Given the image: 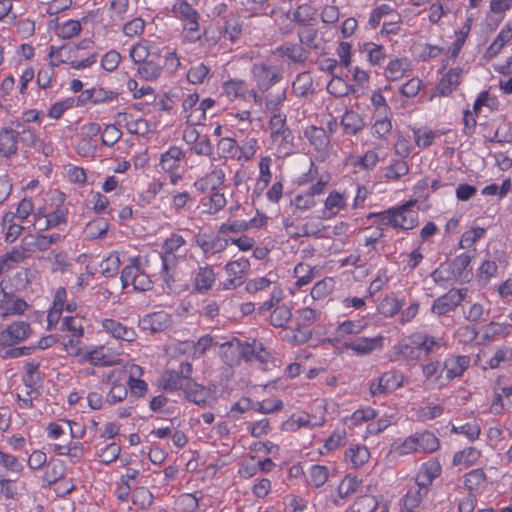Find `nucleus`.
Here are the masks:
<instances>
[{
  "mask_svg": "<svg viewBox=\"0 0 512 512\" xmlns=\"http://www.w3.org/2000/svg\"><path fill=\"white\" fill-rule=\"evenodd\" d=\"M368 326L364 317L360 319H345L338 322L331 335L326 339L335 349L350 351L358 357H365L385 347V337L378 333L374 336H361Z\"/></svg>",
  "mask_w": 512,
  "mask_h": 512,
  "instance_id": "nucleus-1",
  "label": "nucleus"
},
{
  "mask_svg": "<svg viewBox=\"0 0 512 512\" xmlns=\"http://www.w3.org/2000/svg\"><path fill=\"white\" fill-rule=\"evenodd\" d=\"M440 448V440L429 430L417 431L392 444V451L398 456L410 454H431Z\"/></svg>",
  "mask_w": 512,
  "mask_h": 512,
  "instance_id": "nucleus-2",
  "label": "nucleus"
},
{
  "mask_svg": "<svg viewBox=\"0 0 512 512\" xmlns=\"http://www.w3.org/2000/svg\"><path fill=\"white\" fill-rule=\"evenodd\" d=\"M440 347L435 337L424 333L414 332L404 337L398 344V352L408 361H416L429 355Z\"/></svg>",
  "mask_w": 512,
  "mask_h": 512,
  "instance_id": "nucleus-3",
  "label": "nucleus"
},
{
  "mask_svg": "<svg viewBox=\"0 0 512 512\" xmlns=\"http://www.w3.org/2000/svg\"><path fill=\"white\" fill-rule=\"evenodd\" d=\"M246 290L250 294L267 290L270 291L269 298L262 302L257 308L259 314L269 311L273 306L281 303L284 298V292L278 281V276L272 273L250 279L246 284Z\"/></svg>",
  "mask_w": 512,
  "mask_h": 512,
  "instance_id": "nucleus-4",
  "label": "nucleus"
},
{
  "mask_svg": "<svg viewBox=\"0 0 512 512\" xmlns=\"http://www.w3.org/2000/svg\"><path fill=\"white\" fill-rule=\"evenodd\" d=\"M416 203L417 200L411 199L399 206L383 211L380 214L382 223L395 229H414L419 221V213L414 209Z\"/></svg>",
  "mask_w": 512,
  "mask_h": 512,
  "instance_id": "nucleus-5",
  "label": "nucleus"
},
{
  "mask_svg": "<svg viewBox=\"0 0 512 512\" xmlns=\"http://www.w3.org/2000/svg\"><path fill=\"white\" fill-rule=\"evenodd\" d=\"M404 380L402 372L390 369L370 381L369 392L373 397L390 394L402 387Z\"/></svg>",
  "mask_w": 512,
  "mask_h": 512,
  "instance_id": "nucleus-6",
  "label": "nucleus"
},
{
  "mask_svg": "<svg viewBox=\"0 0 512 512\" xmlns=\"http://www.w3.org/2000/svg\"><path fill=\"white\" fill-rule=\"evenodd\" d=\"M328 183V179H318L307 190L296 194L291 200V204L301 212L315 208L318 204V198L325 193Z\"/></svg>",
  "mask_w": 512,
  "mask_h": 512,
  "instance_id": "nucleus-7",
  "label": "nucleus"
},
{
  "mask_svg": "<svg viewBox=\"0 0 512 512\" xmlns=\"http://www.w3.org/2000/svg\"><path fill=\"white\" fill-rule=\"evenodd\" d=\"M252 79L258 90L265 92L273 85L282 80V71L280 68L269 65L265 62L255 63L251 69Z\"/></svg>",
  "mask_w": 512,
  "mask_h": 512,
  "instance_id": "nucleus-8",
  "label": "nucleus"
},
{
  "mask_svg": "<svg viewBox=\"0 0 512 512\" xmlns=\"http://www.w3.org/2000/svg\"><path fill=\"white\" fill-rule=\"evenodd\" d=\"M466 295V288H452L434 300L431 306V312L437 316L447 315L455 311L464 301Z\"/></svg>",
  "mask_w": 512,
  "mask_h": 512,
  "instance_id": "nucleus-9",
  "label": "nucleus"
},
{
  "mask_svg": "<svg viewBox=\"0 0 512 512\" xmlns=\"http://www.w3.org/2000/svg\"><path fill=\"white\" fill-rule=\"evenodd\" d=\"M172 17L184 22L183 31L181 34L182 45L178 48L180 51H186L185 45L192 42V0H176L171 8Z\"/></svg>",
  "mask_w": 512,
  "mask_h": 512,
  "instance_id": "nucleus-10",
  "label": "nucleus"
},
{
  "mask_svg": "<svg viewBox=\"0 0 512 512\" xmlns=\"http://www.w3.org/2000/svg\"><path fill=\"white\" fill-rule=\"evenodd\" d=\"M192 366L189 362H181L179 370H167L161 378V385L166 391L182 389L189 384V376Z\"/></svg>",
  "mask_w": 512,
  "mask_h": 512,
  "instance_id": "nucleus-11",
  "label": "nucleus"
},
{
  "mask_svg": "<svg viewBox=\"0 0 512 512\" xmlns=\"http://www.w3.org/2000/svg\"><path fill=\"white\" fill-rule=\"evenodd\" d=\"M224 269L227 277L223 282V288L235 289L243 284L246 273L250 269V262L246 258H240L228 262Z\"/></svg>",
  "mask_w": 512,
  "mask_h": 512,
  "instance_id": "nucleus-12",
  "label": "nucleus"
},
{
  "mask_svg": "<svg viewBox=\"0 0 512 512\" xmlns=\"http://www.w3.org/2000/svg\"><path fill=\"white\" fill-rule=\"evenodd\" d=\"M196 243L206 258L225 251L229 240L214 233L200 231L196 237Z\"/></svg>",
  "mask_w": 512,
  "mask_h": 512,
  "instance_id": "nucleus-13",
  "label": "nucleus"
},
{
  "mask_svg": "<svg viewBox=\"0 0 512 512\" xmlns=\"http://www.w3.org/2000/svg\"><path fill=\"white\" fill-rule=\"evenodd\" d=\"M464 69L460 66L452 67L443 74L435 88V95L439 97L450 96L461 84Z\"/></svg>",
  "mask_w": 512,
  "mask_h": 512,
  "instance_id": "nucleus-14",
  "label": "nucleus"
},
{
  "mask_svg": "<svg viewBox=\"0 0 512 512\" xmlns=\"http://www.w3.org/2000/svg\"><path fill=\"white\" fill-rule=\"evenodd\" d=\"M31 327L28 322L16 321L0 332V346H12L28 338Z\"/></svg>",
  "mask_w": 512,
  "mask_h": 512,
  "instance_id": "nucleus-15",
  "label": "nucleus"
},
{
  "mask_svg": "<svg viewBox=\"0 0 512 512\" xmlns=\"http://www.w3.org/2000/svg\"><path fill=\"white\" fill-rule=\"evenodd\" d=\"M348 205V196L337 190H332L328 193L324 200V206L320 213V218L323 220H330L335 218L340 211L346 209Z\"/></svg>",
  "mask_w": 512,
  "mask_h": 512,
  "instance_id": "nucleus-16",
  "label": "nucleus"
},
{
  "mask_svg": "<svg viewBox=\"0 0 512 512\" xmlns=\"http://www.w3.org/2000/svg\"><path fill=\"white\" fill-rule=\"evenodd\" d=\"M304 137L321 157L328 154L330 138L324 128L314 125L308 126L304 130Z\"/></svg>",
  "mask_w": 512,
  "mask_h": 512,
  "instance_id": "nucleus-17",
  "label": "nucleus"
},
{
  "mask_svg": "<svg viewBox=\"0 0 512 512\" xmlns=\"http://www.w3.org/2000/svg\"><path fill=\"white\" fill-rule=\"evenodd\" d=\"M441 473L442 467L440 462L435 458L429 459L420 465L415 476V483L430 490L433 481L440 477Z\"/></svg>",
  "mask_w": 512,
  "mask_h": 512,
  "instance_id": "nucleus-18",
  "label": "nucleus"
},
{
  "mask_svg": "<svg viewBox=\"0 0 512 512\" xmlns=\"http://www.w3.org/2000/svg\"><path fill=\"white\" fill-rule=\"evenodd\" d=\"M26 308L27 303L23 299L6 292L0 283V315L6 317L23 314Z\"/></svg>",
  "mask_w": 512,
  "mask_h": 512,
  "instance_id": "nucleus-19",
  "label": "nucleus"
},
{
  "mask_svg": "<svg viewBox=\"0 0 512 512\" xmlns=\"http://www.w3.org/2000/svg\"><path fill=\"white\" fill-rule=\"evenodd\" d=\"M315 270L316 267L308 263H297L293 268V276L296 281L289 288V294L293 296L301 291L303 287L309 285L316 276Z\"/></svg>",
  "mask_w": 512,
  "mask_h": 512,
  "instance_id": "nucleus-20",
  "label": "nucleus"
},
{
  "mask_svg": "<svg viewBox=\"0 0 512 512\" xmlns=\"http://www.w3.org/2000/svg\"><path fill=\"white\" fill-rule=\"evenodd\" d=\"M185 240L182 236L174 234L170 238L166 239L163 244L164 255H160L162 262V272L164 273V281L169 285L170 275L168 273L169 263L175 258L174 252L178 250Z\"/></svg>",
  "mask_w": 512,
  "mask_h": 512,
  "instance_id": "nucleus-21",
  "label": "nucleus"
},
{
  "mask_svg": "<svg viewBox=\"0 0 512 512\" xmlns=\"http://www.w3.org/2000/svg\"><path fill=\"white\" fill-rule=\"evenodd\" d=\"M470 365V357L466 355H450L444 361L445 379L451 381L461 377Z\"/></svg>",
  "mask_w": 512,
  "mask_h": 512,
  "instance_id": "nucleus-22",
  "label": "nucleus"
},
{
  "mask_svg": "<svg viewBox=\"0 0 512 512\" xmlns=\"http://www.w3.org/2000/svg\"><path fill=\"white\" fill-rule=\"evenodd\" d=\"M370 459V451L365 445L351 444L344 452V461L352 469L362 468Z\"/></svg>",
  "mask_w": 512,
  "mask_h": 512,
  "instance_id": "nucleus-23",
  "label": "nucleus"
},
{
  "mask_svg": "<svg viewBox=\"0 0 512 512\" xmlns=\"http://www.w3.org/2000/svg\"><path fill=\"white\" fill-rule=\"evenodd\" d=\"M163 70V60L162 56L158 53L151 55L149 59L145 60L143 63H140L137 67L138 75L147 80L152 81L157 79Z\"/></svg>",
  "mask_w": 512,
  "mask_h": 512,
  "instance_id": "nucleus-24",
  "label": "nucleus"
},
{
  "mask_svg": "<svg viewBox=\"0 0 512 512\" xmlns=\"http://www.w3.org/2000/svg\"><path fill=\"white\" fill-rule=\"evenodd\" d=\"M18 150V139L15 126L11 124L9 127L0 129V156L11 157L16 155Z\"/></svg>",
  "mask_w": 512,
  "mask_h": 512,
  "instance_id": "nucleus-25",
  "label": "nucleus"
},
{
  "mask_svg": "<svg viewBox=\"0 0 512 512\" xmlns=\"http://www.w3.org/2000/svg\"><path fill=\"white\" fill-rule=\"evenodd\" d=\"M225 179L224 171L221 168L214 167L204 177L194 182V186L203 192H216L223 184Z\"/></svg>",
  "mask_w": 512,
  "mask_h": 512,
  "instance_id": "nucleus-26",
  "label": "nucleus"
},
{
  "mask_svg": "<svg viewBox=\"0 0 512 512\" xmlns=\"http://www.w3.org/2000/svg\"><path fill=\"white\" fill-rule=\"evenodd\" d=\"M141 328L151 333L162 332L170 325V315L164 311L155 312L143 317Z\"/></svg>",
  "mask_w": 512,
  "mask_h": 512,
  "instance_id": "nucleus-27",
  "label": "nucleus"
},
{
  "mask_svg": "<svg viewBox=\"0 0 512 512\" xmlns=\"http://www.w3.org/2000/svg\"><path fill=\"white\" fill-rule=\"evenodd\" d=\"M487 484L486 473L481 468L473 469L464 475V487L475 496L481 494Z\"/></svg>",
  "mask_w": 512,
  "mask_h": 512,
  "instance_id": "nucleus-28",
  "label": "nucleus"
},
{
  "mask_svg": "<svg viewBox=\"0 0 512 512\" xmlns=\"http://www.w3.org/2000/svg\"><path fill=\"white\" fill-rule=\"evenodd\" d=\"M275 53L281 57L288 58L294 63H304L309 57V51L301 44L287 42L278 46Z\"/></svg>",
  "mask_w": 512,
  "mask_h": 512,
  "instance_id": "nucleus-29",
  "label": "nucleus"
},
{
  "mask_svg": "<svg viewBox=\"0 0 512 512\" xmlns=\"http://www.w3.org/2000/svg\"><path fill=\"white\" fill-rule=\"evenodd\" d=\"M411 72V63L407 58L391 59L385 68V77L389 81H398Z\"/></svg>",
  "mask_w": 512,
  "mask_h": 512,
  "instance_id": "nucleus-30",
  "label": "nucleus"
},
{
  "mask_svg": "<svg viewBox=\"0 0 512 512\" xmlns=\"http://www.w3.org/2000/svg\"><path fill=\"white\" fill-rule=\"evenodd\" d=\"M102 327L107 333L111 334L116 339L130 342L136 337V333L133 328L127 327L114 319H105L102 322Z\"/></svg>",
  "mask_w": 512,
  "mask_h": 512,
  "instance_id": "nucleus-31",
  "label": "nucleus"
},
{
  "mask_svg": "<svg viewBox=\"0 0 512 512\" xmlns=\"http://www.w3.org/2000/svg\"><path fill=\"white\" fill-rule=\"evenodd\" d=\"M429 489L416 484L410 487L401 499L403 508L411 512L421 504L422 500L428 495Z\"/></svg>",
  "mask_w": 512,
  "mask_h": 512,
  "instance_id": "nucleus-32",
  "label": "nucleus"
},
{
  "mask_svg": "<svg viewBox=\"0 0 512 512\" xmlns=\"http://www.w3.org/2000/svg\"><path fill=\"white\" fill-rule=\"evenodd\" d=\"M490 309L479 302H466L462 306L463 318L471 324L486 321L489 317Z\"/></svg>",
  "mask_w": 512,
  "mask_h": 512,
  "instance_id": "nucleus-33",
  "label": "nucleus"
},
{
  "mask_svg": "<svg viewBox=\"0 0 512 512\" xmlns=\"http://www.w3.org/2000/svg\"><path fill=\"white\" fill-rule=\"evenodd\" d=\"M411 130L415 145L421 150L430 147L437 137L444 135L443 131L432 130L428 127H413Z\"/></svg>",
  "mask_w": 512,
  "mask_h": 512,
  "instance_id": "nucleus-34",
  "label": "nucleus"
},
{
  "mask_svg": "<svg viewBox=\"0 0 512 512\" xmlns=\"http://www.w3.org/2000/svg\"><path fill=\"white\" fill-rule=\"evenodd\" d=\"M341 125L347 135H357L365 127V121L360 113L354 110H347L341 117Z\"/></svg>",
  "mask_w": 512,
  "mask_h": 512,
  "instance_id": "nucleus-35",
  "label": "nucleus"
},
{
  "mask_svg": "<svg viewBox=\"0 0 512 512\" xmlns=\"http://www.w3.org/2000/svg\"><path fill=\"white\" fill-rule=\"evenodd\" d=\"M270 139L279 157H287L293 153L294 136L292 131L270 135Z\"/></svg>",
  "mask_w": 512,
  "mask_h": 512,
  "instance_id": "nucleus-36",
  "label": "nucleus"
},
{
  "mask_svg": "<svg viewBox=\"0 0 512 512\" xmlns=\"http://www.w3.org/2000/svg\"><path fill=\"white\" fill-rule=\"evenodd\" d=\"M410 171V166L403 159H394L384 168L383 178L385 182H397L406 176Z\"/></svg>",
  "mask_w": 512,
  "mask_h": 512,
  "instance_id": "nucleus-37",
  "label": "nucleus"
},
{
  "mask_svg": "<svg viewBox=\"0 0 512 512\" xmlns=\"http://www.w3.org/2000/svg\"><path fill=\"white\" fill-rule=\"evenodd\" d=\"M124 123L128 132L135 135H145L150 131V125L147 120L139 118L133 119L131 114L118 113L117 123Z\"/></svg>",
  "mask_w": 512,
  "mask_h": 512,
  "instance_id": "nucleus-38",
  "label": "nucleus"
},
{
  "mask_svg": "<svg viewBox=\"0 0 512 512\" xmlns=\"http://www.w3.org/2000/svg\"><path fill=\"white\" fill-rule=\"evenodd\" d=\"M481 457V451L475 447H466L453 455L452 464L459 468L473 466Z\"/></svg>",
  "mask_w": 512,
  "mask_h": 512,
  "instance_id": "nucleus-39",
  "label": "nucleus"
},
{
  "mask_svg": "<svg viewBox=\"0 0 512 512\" xmlns=\"http://www.w3.org/2000/svg\"><path fill=\"white\" fill-rule=\"evenodd\" d=\"M248 93V84L244 80L230 79L223 83V94L231 101L245 99Z\"/></svg>",
  "mask_w": 512,
  "mask_h": 512,
  "instance_id": "nucleus-40",
  "label": "nucleus"
},
{
  "mask_svg": "<svg viewBox=\"0 0 512 512\" xmlns=\"http://www.w3.org/2000/svg\"><path fill=\"white\" fill-rule=\"evenodd\" d=\"M361 52L366 55L367 61L372 66H381L387 58L384 46L374 42L364 43Z\"/></svg>",
  "mask_w": 512,
  "mask_h": 512,
  "instance_id": "nucleus-41",
  "label": "nucleus"
},
{
  "mask_svg": "<svg viewBox=\"0 0 512 512\" xmlns=\"http://www.w3.org/2000/svg\"><path fill=\"white\" fill-rule=\"evenodd\" d=\"M362 479L352 474H346L338 484L337 496L344 500L355 494L362 486Z\"/></svg>",
  "mask_w": 512,
  "mask_h": 512,
  "instance_id": "nucleus-42",
  "label": "nucleus"
},
{
  "mask_svg": "<svg viewBox=\"0 0 512 512\" xmlns=\"http://www.w3.org/2000/svg\"><path fill=\"white\" fill-rule=\"evenodd\" d=\"M330 471L326 465L314 464L308 469L306 482L313 488L322 487L329 479Z\"/></svg>",
  "mask_w": 512,
  "mask_h": 512,
  "instance_id": "nucleus-43",
  "label": "nucleus"
},
{
  "mask_svg": "<svg viewBox=\"0 0 512 512\" xmlns=\"http://www.w3.org/2000/svg\"><path fill=\"white\" fill-rule=\"evenodd\" d=\"M403 305V299L396 297L394 294H390L380 300L377 311L384 317H393L401 311Z\"/></svg>",
  "mask_w": 512,
  "mask_h": 512,
  "instance_id": "nucleus-44",
  "label": "nucleus"
},
{
  "mask_svg": "<svg viewBox=\"0 0 512 512\" xmlns=\"http://www.w3.org/2000/svg\"><path fill=\"white\" fill-rule=\"evenodd\" d=\"M226 205V198L224 193L219 191L210 192L204 196L200 201L203 213L215 214Z\"/></svg>",
  "mask_w": 512,
  "mask_h": 512,
  "instance_id": "nucleus-45",
  "label": "nucleus"
},
{
  "mask_svg": "<svg viewBox=\"0 0 512 512\" xmlns=\"http://www.w3.org/2000/svg\"><path fill=\"white\" fill-rule=\"evenodd\" d=\"M216 274L211 266L200 267L194 278V290L204 292L212 288Z\"/></svg>",
  "mask_w": 512,
  "mask_h": 512,
  "instance_id": "nucleus-46",
  "label": "nucleus"
},
{
  "mask_svg": "<svg viewBox=\"0 0 512 512\" xmlns=\"http://www.w3.org/2000/svg\"><path fill=\"white\" fill-rule=\"evenodd\" d=\"M377 416L374 408L366 406L354 411L350 416L344 418V424L349 428L362 425L365 422L373 420Z\"/></svg>",
  "mask_w": 512,
  "mask_h": 512,
  "instance_id": "nucleus-47",
  "label": "nucleus"
},
{
  "mask_svg": "<svg viewBox=\"0 0 512 512\" xmlns=\"http://www.w3.org/2000/svg\"><path fill=\"white\" fill-rule=\"evenodd\" d=\"M270 310V324L275 328H285L292 318L291 308L279 303Z\"/></svg>",
  "mask_w": 512,
  "mask_h": 512,
  "instance_id": "nucleus-48",
  "label": "nucleus"
},
{
  "mask_svg": "<svg viewBox=\"0 0 512 512\" xmlns=\"http://www.w3.org/2000/svg\"><path fill=\"white\" fill-rule=\"evenodd\" d=\"M379 506L378 499L369 494L358 496L345 512H375Z\"/></svg>",
  "mask_w": 512,
  "mask_h": 512,
  "instance_id": "nucleus-49",
  "label": "nucleus"
},
{
  "mask_svg": "<svg viewBox=\"0 0 512 512\" xmlns=\"http://www.w3.org/2000/svg\"><path fill=\"white\" fill-rule=\"evenodd\" d=\"M335 280L333 277H324L317 281L310 290V296L313 300H324L334 291Z\"/></svg>",
  "mask_w": 512,
  "mask_h": 512,
  "instance_id": "nucleus-50",
  "label": "nucleus"
},
{
  "mask_svg": "<svg viewBox=\"0 0 512 512\" xmlns=\"http://www.w3.org/2000/svg\"><path fill=\"white\" fill-rule=\"evenodd\" d=\"M391 14L398 15V12L395 7L391 6L390 4H380L376 6L372 11L370 12L369 19H368V26L370 29H377L381 21L384 17L389 16Z\"/></svg>",
  "mask_w": 512,
  "mask_h": 512,
  "instance_id": "nucleus-51",
  "label": "nucleus"
},
{
  "mask_svg": "<svg viewBox=\"0 0 512 512\" xmlns=\"http://www.w3.org/2000/svg\"><path fill=\"white\" fill-rule=\"evenodd\" d=\"M444 411L442 403L427 402L416 411V416L419 421L425 422L442 416Z\"/></svg>",
  "mask_w": 512,
  "mask_h": 512,
  "instance_id": "nucleus-52",
  "label": "nucleus"
},
{
  "mask_svg": "<svg viewBox=\"0 0 512 512\" xmlns=\"http://www.w3.org/2000/svg\"><path fill=\"white\" fill-rule=\"evenodd\" d=\"M259 149L258 140L254 137L245 138L238 144L237 161L248 162L252 160Z\"/></svg>",
  "mask_w": 512,
  "mask_h": 512,
  "instance_id": "nucleus-53",
  "label": "nucleus"
},
{
  "mask_svg": "<svg viewBox=\"0 0 512 512\" xmlns=\"http://www.w3.org/2000/svg\"><path fill=\"white\" fill-rule=\"evenodd\" d=\"M184 157L181 148L177 146L171 147L167 152L162 154L160 159V166L165 171H170L177 168Z\"/></svg>",
  "mask_w": 512,
  "mask_h": 512,
  "instance_id": "nucleus-54",
  "label": "nucleus"
},
{
  "mask_svg": "<svg viewBox=\"0 0 512 512\" xmlns=\"http://www.w3.org/2000/svg\"><path fill=\"white\" fill-rule=\"evenodd\" d=\"M392 131L391 119L384 115V117L376 119L371 125L370 133L371 136L378 140H387Z\"/></svg>",
  "mask_w": 512,
  "mask_h": 512,
  "instance_id": "nucleus-55",
  "label": "nucleus"
},
{
  "mask_svg": "<svg viewBox=\"0 0 512 512\" xmlns=\"http://www.w3.org/2000/svg\"><path fill=\"white\" fill-rule=\"evenodd\" d=\"M12 125L15 126L18 143L24 147H34L36 145L38 137L31 128L21 122H12Z\"/></svg>",
  "mask_w": 512,
  "mask_h": 512,
  "instance_id": "nucleus-56",
  "label": "nucleus"
},
{
  "mask_svg": "<svg viewBox=\"0 0 512 512\" xmlns=\"http://www.w3.org/2000/svg\"><path fill=\"white\" fill-rule=\"evenodd\" d=\"M500 102L496 95L491 94L489 91H481L473 103V110L479 113L482 107L488 108L490 111L499 109Z\"/></svg>",
  "mask_w": 512,
  "mask_h": 512,
  "instance_id": "nucleus-57",
  "label": "nucleus"
},
{
  "mask_svg": "<svg viewBox=\"0 0 512 512\" xmlns=\"http://www.w3.org/2000/svg\"><path fill=\"white\" fill-rule=\"evenodd\" d=\"M225 343L219 344L210 335H204L194 343V358L199 356H206L210 353H214L218 346H224Z\"/></svg>",
  "mask_w": 512,
  "mask_h": 512,
  "instance_id": "nucleus-58",
  "label": "nucleus"
},
{
  "mask_svg": "<svg viewBox=\"0 0 512 512\" xmlns=\"http://www.w3.org/2000/svg\"><path fill=\"white\" fill-rule=\"evenodd\" d=\"M243 23L238 16L229 17L223 26V36L232 43L236 42L242 33Z\"/></svg>",
  "mask_w": 512,
  "mask_h": 512,
  "instance_id": "nucleus-59",
  "label": "nucleus"
},
{
  "mask_svg": "<svg viewBox=\"0 0 512 512\" xmlns=\"http://www.w3.org/2000/svg\"><path fill=\"white\" fill-rule=\"evenodd\" d=\"M293 21L300 27L316 24V14L309 5H300L293 12Z\"/></svg>",
  "mask_w": 512,
  "mask_h": 512,
  "instance_id": "nucleus-60",
  "label": "nucleus"
},
{
  "mask_svg": "<svg viewBox=\"0 0 512 512\" xmlns=\"http://www.w3.org/2000/svg\"><path fill=\"white\" fill-rule=\"evenodd\" d=\"M451 433L465 436L470 442L476 441L481 434V427L477 421L467 422L462 425H452Z\"/></svg>",
  "mask_w": 512,
  "mask_h": 512,
  "instance_id": "nucleus-61",
  "label": "nucleus"
},
{
  "mask_svg": "<svg viewBox=\"0 0 512 512\" xmlns=\"http://www.w3.org/2000/svg\"><path fill=\"white\" fill-rule=\"evenodd\" d=\"M297 34L302 46L304 45L308 48L318 49V30L315 28V24L300 27Z\"/></svg>",
  "mask_w": 512,
  "mask_h": 512,
  "instance_id": "nucleus-62",
  "label": "nucleus"
},
{
  "mask_svg": "<svg viewBox=\"0 0 512 512\" xmlns=\"http://www.w3.org/2000/svg\"><path fill=\"white\" fill-rule=\"evenodd\" d=\"M293 92L297 96H306L313 91V80L308 72H303L297 75L292 83Z\"/></svg>",
  "mask_w": 512,
  "mask_h": 512,
  "instance_id": "nucleus-63",
  "label": "nucleus"
},
{
  "mask_svg": "<svg viewBox=\"0 0 512 512\" xmlns=\"http://www.w3.org/2000/svg\"><path fill=\"white\" fill-rule=\"evenodd\" d=\"M498 265L494 260L486 259L482 261L477 270V280L480 283L487 284L497 275Z\"/></svg>",
  "mask_w": 512,
  "mask_h": 512,
  "instance_id": "nucleus-64",
  "label": "nucleus"
}]
</instances>
